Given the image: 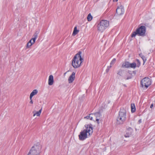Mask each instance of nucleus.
<instances>
[{"label": "nucleus", "mask_w": 155, "mask_h": 155, "mask_svg": "<svg viewBox=\"0 0 155 155\" xmlns=\"http://www.w3.org/2000/svg\"><path fill=\"white\" fill-rule=\"evenodd\" d=\"M92 126L91 124L86 125V129L81 131L79 135V139L80 140H84L92 134L93 132Z\"/></svg>", "instance_id": "1"}, {"label": "nucleus", "mask_w": 155, "mask_h": 155, "mask_svg": "<svg viewBox=\"0 0 155 155\" xmlns=\"http://www.w3.org/2000/svg\"><path fill=\"white\" fill-rule=\"evenodd\" d=\"M81 52H78L75 55L72 60V65L74 68L79 67L83 61V59L81 55Z\"/></svg>", "instance_id": "2"}, {"label": "nucleus", "mask_w": 155, "mask_h": 155, "mask_svg": "<svg viewBox=\"0 0 155 155\" xmlns=\"http://www.w3.org/2000/svg\"><path fill=\"white\" fill-rule=\"evenodd\" d=\"M126 119V112L124 108L121 109L119 113V114L117 119V124H122Z\"/></svg>", "instance_id": "3"}, {"label": "nucleus", "mask_w": 155, "mask_h": 155, "mask_svg": "<svg viewBox=\"0 0 155 155\" xmlns=\"http://www.w3.org/2000/svg\"><path fill=\"white\" fill-rule=\"evenodd\" d=\"M41 146L39 143H37L32 147L27 155H38L41 149Z\"/></svg>", "instance_id": "4"}, {"label": "nucleus", "mask_w": 155, "mask_h": 155, "mask_svg": "<svg viewBox=\"0 0 155 155\" xmlns=\"http://www.w3.org/2000/svg\"><path fill=\"white\" fill-rule=\"evenodd\" d=\"M146 31V27L144 26H141L137 28L136 30L132 33L131 35V37H135L136 35L139 36H144L145 35Z\"/></svg>", "instance_id": "5"}, {"label": "nucleus", "mask_w": 155, "mask_h": 155, "mask_svg": "<svg viewBox=\"0 0 155 155\" xmlns=\"http://www.w3.org/2000/svg\"><path fill=\"white\" fill-rule=\"evenodd\" d=\"M109 26V21L105 20L101 21L97 25V30L101 32H102Z\"/></svg>", "instance_id": "6"}, {"label": "nucleus", "mask_w": 155, "mask_h": 155, "mask_svg": "<svg viewBox=\"0 0 155 155\" xmlns=\"http://www.w3.org/2000/svg\"><path fill=\"white\" fill-rule=\"evenodd\" d=\"M150 79L148 78L145 77L142 79L141 81V87L147 88L151 84Z\"/></svg>", "instance_id": "7"}, {"label": "nucleus", "mask_w": 155, "mask_h": 155, "mask_svg": "<svg viewBox=\"0 0 155 155\" xmlns=\"http://www.w3.org/2000/svg\"><path fill=\"white\" fill-rule=\"evenodd\" d=\"M136 66V64L135 62L130 63L128 61H126L122 63L121 67L122 68H135Z\"/></svg>", "instance_id": "8"}, {"label": "nucleus", "mask_w": 155, "mask_h": 155, "mask_svg": "<svg viewBox=\"0 0 155 155\" xmlns=\"http://www.w3.org/2000/svg\"><path fill=\"white\" fill-rule=\"evenodd\" d=\"M124 12V7L121 5L118 6L116 9V13L118 15L123 14Z\"/></svg>", "instance_id": "9"}, {"label": "nucleus", "mask_w": 155, "mask_h": 155, "mask_svg": "<svg viewBox=\"0 0 155 155\" xmlns=\"http://www.w3.org/2000/svg\"><path fill=\"white\" fill-rule=\"evenodd\" d=\"M75 73L73 72L72 74L69 76L68 79V81L69 83H72L74 80L75 78Z\"/></svg>", "instance_id": "10"}, {"label": "nucleus", "mask_w": 155, "mask_h": 155, "mask_svg": "<svg viewBox=\"0 0 155 155\" xmlns=\"http://www.w3.org/2000/svg\"><path fill=\"white\" fill-rule=\"evenodd\" d=\"M54 83L53 76L52 75H50L49 76L48 81V84L49 85H52Z\"/></svg>", "instance_id": "11"}, {"label": "nucleus", "mask_w": 155, "mask_h": 155, "mask_svg": "<svg viewBox=\"0 0 155 155\" xmlns=\"http://www.w3.org/2000/svg\"><path fill=\"white\" fill-rule=\"evenodd\" d=\"M42 110V108H41L38 111H36L35 110L33 111V116L34 117L36 115L37 116H39L41 112V111Z\"/></svg>", "instance_id": "12"}, {"label": "nucleus", "mask_w": 155, "mask_h": 155, "mask_svg": "<svg viewBox=\"0 0 155 155\" xmlns=\"http://www.w3.org/2000/svg\"><path fill=\"white\" fill-rule=\"evenodd\" d=\"M39 32V31H35V33L33 35L34 38H32L33 43H34L35 42V40L38 36Z\"/></svg>", "instance_id": "13"}, {"label": "nucleus", "mask_w": 155, "mask_h": 155, "mask_svg": "<svg viewBox=\"0 0 155 155\" xmlns=\"http://www.w3.org/2000/svg\"><path fill=\"white\" fill-rule=\"evenodd\" d=\"M94 117V114H89L88 115L84 117V119H90V120H92Z\"/></svg>", "instance_id": "14"}, {"label": "nucleus", "mask_w": 155, "mask_h": 155, "mask_svg": "<svg viewBox=\"0 0 155 155\" xmlns=\"http://www.w3.org/2000/svg\"><path fill=\"white\" fill-rule=\"evenodd\" d=\"M38 92V91L37 90L35 89L33 90L30 94V97L31 99V97L32 98Z\"/></svg>", "instance_id": "15"}, {"label": "nucleus", "mask_w": 155, "mask_h": 155, "mask_svg": "<svg viewBox=\"0 0 155 155\" xmlns=\"http://www.w3.org/2000/svg\"><path fill=\"white\" fill-rule=\"evenodd\" d=\"M101 115L99 112H97L94 114V117H95L96 118H101Z\"/></svg>", "instance_id": "16"}, {"label": "nucleus", "mask_w": 155, "mask_h": 155, "mask_svg": "<svg viewBox=\"0 0 155 155\" xmlns=\"http://www.w3.org/2000/svg\"><path fill=\"white\" fill-rule=\"evenodd\" d=\"M139 55L143 60V64H144L147 61L146 58L142 54H140Z\"/></svg>", "instance_id": "17"}, {"label": "nucleus", "mask_w": 155, "mask_h": 155, "mask_svg": "<svg viewBox=\"0 0 155 155\" xmlns=\"http://www.w3.org/2000/svg\"><path fill=\"white\" fill-rule=\"evenodd\" d=\"M131 111L132 113L134 112L136 110L135 105L134 104H131Z\"/></svg>", "instance_id": "18"}, {"label": "nucleus", "mask_w": 155, "mask_h": 155, "mask_svg": "<svg viewBox=\"0 0 155 155\" xmlns=\"http://www.w3.org/2000/svg\"><path fill=\"white\" fill-rule=\"evenodd\" d=\"M79 31L77 29V27H75L74 28V30L73 33V35H76L79 32Z\"/></svg>", "instance_id": "19"}, {"label": "nucleus", "mask_w": 155, "mask_h": 155, "mask_svg": "<svg viewBox=\"0 0 155 155\" xmlns=\"http://www.w3.org/2000/svg\"><path fill=\"white\" fill-rule=\"evenodd\" d=\"M87 20L88 21H91L92 19V17L91 15V13H89L88 15V16H87Z\"/></svg>", "instance_id": "20"}, {"label": "nucleus", "mask_w": 155, "mask_h": 155, "mask_svg": "<svg viewBox=\"0 0 155 155\" xmlns=\"http://www.w3.org/2000/svg\"><path fill=\"white\" fill-rule=\"evenodd\" d=\"M116 59L115 58H114L111 61V62L110 63V65H112L114 64L115 62L116 61Z\"/></svg>", "instance_id": "21"}, {"label": "nucleus", "mask_w": 155, "mask_h": 155, "mask_svg": "<svg viewBox=\"0 0 155 155\" xmlns=\"http://www.w3.org/2000/svg\"><path fill=\"white\" fill-rule=\"evenodd\" d=\"M34 43H33V42H32V43H30L29 42H28L27 43V48H28L30 47Z\"/></svg>", "instance_id": "22"}, {"label": "nucleus", "mask_w": 155, "mask_h": 155, "mask_svg": "<svg viewBox=\"0 0 155 155\" xmlns=\"http://www.w3.org/2000/svg\"><path fill=\"white\" fill-rule=\"evenodd\" d=\"M131 135V134L130 133H127L125 135H124V136L125 137H129Z\"/></svg>", "instance_id": "23"}, {"label": "nucleus", "mask_w": 155, "mask_h": 155, "mask_svg": "<svg viewBox=\"0 0 155 155\" xmlns=\"http://www.w3.org/2000/svg\"><path fill=\"white\" fill-rule=\"evenodd\" d=\"M132 77L131 75L129 76L128 77H124V78L126 80H128L130 79H131V78Z\"/></svg>", "instance_id": "24"}, {"label": "nucleus", "mask_w": 155, "mask_h": 155, "mask_svg": "<svg viewBox=\"0 0 155 155\" xmlns=\"http://www.w3.org/2000/svg\"><path fill=\"white\" fill-rule=\"evenodd\" d=\"M122 70H120L118 72L117 74H118L119 75H120L121 76V73H122Z\"/></svg>", "instance_id": "25"}, {"label": "nucleus", "mask_w": 155, "mask_h": 155, "mask_svg": "<svg viewBox=\"0 0 155 155\" xmlns=\"http://www.w3.org/2000/svg\"><path fill=\"white\" fill-rule=\"evenodd\" d=\"M30 104H33V101L32 100V98L31 97V98L30 97Z\"/></svg>", "instance_id": "26"}, {"label": "nucleus", "mask_w": 155, "mask_h": 155, "mask_svg": "<svg viewBox=\"0 0 155 155\" xmlns=\"http://www.w3.org/2000/svg\"><path fill=\"white\" fill-rule=\"evenodd\" d=\"M100 118H96V121H97V124H99V120H100Z\"/></svg>", "instance_id": "27"}, {"label": "nucleus", "mask_w": 155, "mask_h": 155, "mask_svg": "<svg viewBox=\"0 0 155 155\" xmlns=\"http://www.w3.org/2000/svg\"><path fill=\"white\" fill-rule=\"evenodd\" d=\"M109 70L110 69H109L108 68H107V69L106 70V71L107 72H108L109 71Z\"/></svg>", "instance_id": "28"}, {"label": "nucleus", "mask_w": 155, "mask_h": 155, "mask_svg": "<svg viewBox=\"0 0 155 155\" xmlns=\"http://www.w3.org/2000/svg\"><path fill=\"white\" fill-rule=\"evenodd\" d=\"M111 67V66L110 65V66H108L107 67V68H108L109 69Z\"/></svg>", "instance_id": "29"}, {"label": "nucleus", "mask_w": 155, "mask_h": 155, "mask_svg": "<svg viewBox=\"0 0 155 155\" xmlns=\"http://www.w3.org/2000/svg\"><path fill=\"white\" fill-rule=\"evenodd\" d=\"M32 40V38L28 42L30 43H32V42H31V41Z\"/></svg>", "instance_id": "30"}, {"label": "nucleus", "mask_w": 155, "mask_h": 155, "mask_svg": "<svg viewBox=\"0 0 155 155\" xmlns=\"http://www.w3.org/2000/svg\"><path fill=\"white\" fill-rule=\"evenodd\" d=\"M138 122H139V124H140V123H141V119H140L138 120Z\"/></svg>", "instance_id": "31"}, {"label": "nucleus", "mask_w": 155, "mask_h": 155, "mask_svg": "<svg viewBox=\"0 0 155 155\" xmlns=\"http://www.w3.org/2000/svg\"><path fill=\"white\" fill-rule=\"evenodd\" d=\"M140 62L139 63V64L137 66L138 67H139V66H140Z\"/></svg>", "instance_id": "32"}, {"label": "nucleus", "mask_w": 155, "mask_h": 155, "mask_svg": "<svg viewBox=\"0 0 155 155\" xmlns=\"http://www.w3.org/2000/svg\"><path fill=\"white\" fill-rule=\"evenodd\" d=\"M138 62V64H139V63L140 62V61H139V60H138V59H137L136 60Z\"/></svg>", "instance_id": "33"}, {"label": "nucleus", "mask_w": 155, "mask_h": 155, "mask_svg": "<svg viewBox=\"0 0 155 155\" xmlns=\"http://www.w3.org/2000/svg\"><path fill=\"white\" fill-rule=\"evenodd\" d=\"M153 107V104H152L150 106V108H152Z\"/></svg>", "instance_id": "34"}, {"label": "nucleus", "mask_w": 155, "mask_h": 155, "mask_svg": "<svg viewBox=\"0 0 155 155\" xmlns=\"http://www.w3.org/2000/svg\"><path fill=\"white\" fill-rule=\"evenodd\" d=\"M118 0H113V1L114 2V1H116V2H117L118 1Z\"/></svg>", "instance_id": "35"}, {"label": "nucleus", "mask_w": 155, "mask_h": 155, "mask_svg": "<svg viewBox=\"0 0 155 155\" xmlns=\"http://www.w3.org/2000/svg\"><path fill=\"white\" fill-rule=\"evenodd\" d=\"M124 86H126V85H124Z\"/></svg>", "instance_id": "36"}]
</instances>
